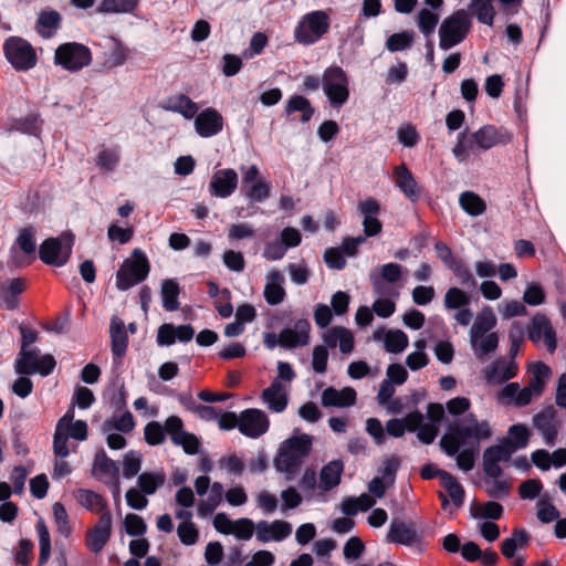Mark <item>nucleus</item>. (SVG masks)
Segmentation results:
<instances>
[{"label":"nucleus","instance_id":"obj_1","mask_svg":"<svg viewBox=\"0 0 566 566\" xmlns=\"http://www.w3.org/2000/svg\"><path fill=\"white\" fill-rule=\"evenodd\" d=\"M491 437L492 430L488 421H479L473 415H468L462 421L450 426V432L441 438L440 446L449 457H453L461 446L470 443L479 448L482 440Z\"/></svg>","mask_w":566,"mask_h":566},{"label":"nucleus","instance_id":"obj_2","mask_svg":"<svg viewBox=\"0 0 566 566\" xmlns=\"http://www.w3.org/2000/svg\"><path fill=\"white\" fill-rule=\"evenodd\" d=\"M312 444V436L295 431L281 443L274 459L275 469L284 473L286 480H292L304 460L308 457Z\"/></svg>","mask_w":566,"mask_h":566},{"label":"nucleus","instance_id":"obj_3","mask_svg":"<svg viewBox=\"0 0 566 566\" xmlns=\"http://www.w3.org/2000/svg\"><path fill=\"white\" fill-rule=\"evenodd\" d=\"M87 430V423L84 420H74V409L70 408L56 422L53 436L54 454L66 458L71 451L75 450L71 448L69 440H86Z\"/></svg>","mask_w":566,"mask_h":566},{"label":"nucleus","instance_id":"obj_4","mask_svg":"<svg viewBox=\"0 0 566 566\" xmlns=\"http://www.w3.org/2000/svg\"><path fill=\"white\" fill-rule=\"evenodd\" d=\"M471 25V15L464 9H459L448 15L438 30L439 48L442 51H448L462 43L470 33Z\"/></svg>","mask_w":566,"mask_h":566},{"label":"nucleus","instance_id":"obj_5","mask_svg":"<svg viewBox=\"0 0 566 566\" xmlns=\"http://www.w3.org/2000/svg\"><path fill=\"white\" fill-rule=\"evenodd\" d=\"M329 24V15L326 11H312L302 17L295 28L294 38L301 44H314L328 32Z\"/></svg>","mask_w":566,"mask_h":566},{"label":"nucleus","instance_id":"obj_6","mask_svg":"<svg viewBox=\"0 0 566 566\" xmlns=\"http://www.w3.org/2000/svg\"><path fill=\"white\" fill-rule=\"evenodd\" d=\"M149 261L140 249L132 252V258L126 259L116 273V286L126 291L144 281L149 273Z\"/></svg>","mask_w":566,"mask_h":566},{"label":"nucleus","instance_id":"obj_7","mask_svg":"<svg viewBox=\"0 0 566 566\" xmlns=\"http://www.w3.org/2000/svg\"><path fill=\"white\" fill-rule=\"evenodd\" d=\"M322 87L331 106L339 108L349 98V80L340 66L327 67L322 76Z\"/></svg>","mask_w":566,"mask_h":566},{"label":"nucleus","instance_id":"obj_8","mask_svg":"<svg viewBox=\"0 0 566 566\" xmlns=\"http://www.w3.org/2000/svg\"><path fill=\"white\" fill-rule=\"evenodd\" d=\"M55 366L56 361L52 355L40 356L36 349L21 348L14 364V369L20 375L38 373L45 377L54 370Z\"/></svg>","mask_w":566,"mask_h":566},{"label":"nucleus","instance_id":"obj_9","mask_svg":"<svg viewBox=\"0 0 566 566\" xmlns=\"http://www.w3.org/2000/svg\"><path fill=\"white\" fill-rule=\"evenodd\" d=\"M91 61L92 54L90 49L81 43H64L59 45L55 50V64L70 72H77L82 70L90 65Z\"/></svg>","mask_w":566,"mask_h":566},{"label":"nucleus","instance_id":"obj_10","mask_svg":"<svg viewBox=\"0 0 566 566\" xmlns=\"http://www.w3.org/2000/svg\"><path fill=\"white\" fill-rule=\"evenodd\" d=\"M242 175L241 191L251 202H263L271 195V185L260 177V169L256 165L240 167Z\"/></svg>","mask_w":566,"mask_h":566},{"label":"nucleus","instance_id":"obj_11","mask_svg":"<svg viewBox=\"0 0 566 566\" xmlns=\"http://www.w3.org/2000/svg\"><path fill=\"white\" fill-rule=\"evenodd\" d=\"M8 62L19 71L32 69L36 63V54L25 40L17 36L9 38L3 44Z\"/></svg>","mask_w":566,"mask_h":566},{"label":"nucleus","instance_id":"obj_12","mask_svg":"<svg viewBox=\"0 0 566 566\" xmlns=\"http://www.w3.org/2000/svg\"><path fill=\"white\" fill-rule=\"evenodd\" d=\"M73 235L63 234L60 238H50L40 245V259L50 265H64L72 252Z\"/></svg>","mask_w":566,"mask_h":566},{"label":"nucleus","instance_id":"obj_13","mask_svg":"<svg viewBox=\"0 0 566 566\" xmlns=\"http://www.w3.org/2000/svg\"><path fill=\"white\" fill-rule=\"evenodd\" d=\"M270 428L268 415L256 408H249L240 412L239 431L244 437L258 439L265 434Z\"/></svg>","mask_w":566,"mask_h":566},{"label":"nucleus","instance_id":"obj_14","mask_svg":"<svg viewBox=\"0 0 566 566\" xmlns=\"http://www.w3.org/2000/svg\"><path fill=\"white\" fill-rule=\"evenodd\" d=\"M165 428L174 444L184 449L187 454H196L199 451L200 441L193 434L184 430V422L178 416H170L165 421Z\"/></svg>","mask_w":566,"mask_h":566},{"label":"nucleus","instance_id":"obj_15","mask_svg":"<svg viewBox=\"0 0 566 566\" xmlns=\"http://www.w3.org/2000/svg\"><path fill=\"white\" fill-rule=\"evenodd\" d=\"M238 184V172L232 168H222L212 174L208 189L212 197L224 199L237 190Z\"/></svg>","mask_w":566,"mask_h":566},{"label":"nucleus","instance_id":"obj_16","mask_svg":"<svg viewBox=\"0 0 566 566\" xmlns=\"http://www.w3.org/2000/svg\"><path fill=\"white\" fill-rule=\"evenodd\" d=\"M513 452L514 448H511L503 441L499 444L486 448L483 453V471L485 475L489 478L501 476L503 471L499 463L507 461Z\"/></svg>","mask_w":566,"mask_h":566},{"label":"nucleus","instance_id":"obj_17","mask_svg":"<svg viewBox=\"0 0 566 566\" xmlns=\"http://www.w3.org/2000/svg\"><path fill=\"white\" fill-rule=\"evenodd\" d=\"M310 322L304 318L297 319L293 327H287L280 332V346L289 349L306 346L310 343Z\"/></svg>","mask_w":566,"mask_h":566},{"label":"nucleus","instance_id":"obj_18","mask_svg":"<svg viewBox=\"0 0 566 566\" xmlns=\"http://www.w3.org/2000/svg\"><path fill=\"white\" fill-rule=\"evenodd\" d=\"M292 534V525L283 520L260 521L255 526V537L261 543L281 542Z\"/></svg>","mask_w":566,"mask_h":566},{"label":"nucleus","instance_id":"obj_19","mask_svg":"<svg viewBox=\"0 0 566 566\" xmlns=\"http://www.w3.org/2000/svg\"><path fill=\"white\" fill-rule=\"evenodd\" d=\"M475 145L480 150H488L499 145H506L512 135L503 127L485 125L474 132Z\"/></svg>","mask_w":566,"mask_h":566},{"label":"nucleus","instance_id":"obj_20","mask_svg":"<svg viewBox=\"0 0 566 566\" xmlns=\"http://www.w3.org/2000/svg\"><path fill=\"white\" fill-rule=\"evenodd\" d=\"M290 387L274 379L261 394V399L266 408L275 413L283 412L289 403Z\"/></svg>","mask_w":566,"mask_h":566},{"label":"nucleus","instance_id":"obj_21","mask_svg":"<svg viewBox=\"0 0 566 566\" xmlns=\"http://www.w3.org/2000/svg\"><path fill=\"white\" fill-rule=\"evenodd\" d=\"M528 337L532 342L538 344L543 342L549 353L556 349V334L548 318L544 315H535L532 319Z\"/></svg>","mask_w":566,"mask_h":566},{"label":"nucleus","instance_id":"obj_22","mask_svg":"<svg viewBox=\"0 0 566 566\" xmlns=\"http://www.w3.org/2000/svg\"><path fill=\"white\" fill-rule=\"evenodd\" d=\"M392 179L396 187L411 202H417L421 197V187L418 185L410 169L401 164L396 166L392 171Z\"/></svg>","mask_w":566,"mask_h":566},{"label":"nucleus","instance_id":"obj_23","mask_svg":"<svg viewBox=\"0 0 566 566\" xmlns=\"http://www.w3.org/2000/svg\"><path fill=\"white\" fill-rule=\"evenodd\" d=\"M195 128L199 136L203 138L212 137L222 130L223 117L216 108H206L201 113H197Z\"/></svg>","mask_w":566,"mask_h":566},{"label":"nucleus","instance_id":"obj_24","mask_svg":"<svg viewBox=\"0 0 566 566\" xmlns=\"http://www.w3.org/2000/svg\"><path fill=\"white\" fill-rule=\"evenodd\" d=\"M112 533V515L104 512L97 524L86 535V546L93 553H99L109 541Z\"/></svg>","mask_w":566,"mask_h":566},{"label":"nucleus","instance_id":"obj_25","mask_svg":"<svg viewBox=\"0 0 566 566\" xmlns=\"http://www.w3.org/2000/svg\"><path fill=\"white\" fill-rule=\"evenodd\" d=\"M358 210L363 216V227L366 237H375L381 232L382 224L377 216L380 212V206L374 198H368L358 203Z\"/></svg>","mask_w":566,"mask_h":566},{"label":"nucleus","instance_id":"obj_26","mask_svg":"<svg viewBox=\"0 0 566 566\" xmlns=\"http://www.w3.org/2000/svg\"><path fill=\"white\" fill-rule=\"evenodd\" d=\"M322 339L327 348L339 347L343 354H350L354 350V335L343 326H333L322 334Z\"/></svg>","mask_w":566,"mask_h":566},{"label":"nucleus","instance_id":"obj_27","mask_svg":"<svg viewBox=\"0 0 566 566\" xmlns=\"http://www.w3.org/2000/svg\"><path fill=\"white\" fill-rule=\"evenodd\" d=\"M284 283L285 277L279 270L273 269L266 273L263 296L269 305H279L285 300Z\"/></svg>","mask_w":566,"mask_h":566},{"label":"nucleus","instance_id":"obj_28","mask_svg":"<svg viewBox=\"0 0 566 566\" xmlns=\"http://www.w3.org/2000/svg\"><path fill=\"white\" fill-rule=\"evenodd\" d=\"M35 248L36 242L34 229L31 227L21 229L13 247L11 248V253L14 262L17 264L22 263L23 256H20V252L29 260H33L35 254Z\"/></svg>","mask_w":566,"mask_h":566},{"label":"nucleus","instance_id":"obj_29","mask_svg":"<svg viewBox=\"0 0 566 566\" xmlns=\"http://www.w3.org/2000/svg\"><path fill=\"white\" fill-rule=\"evenodd\" d=\"M534 427L541 432L545 443L553 447L558 434V424L553 410H544L533 417Z\"/></svg>","mask_w":566,"mask_h":566},{"label":"nucleus","instance_id":"obj_30","mask_svg":"<svg viewBox=\"0 0 566 566\" xmlns=\"http://www.w3.org/2000/svg\"><path fill=\"white\" fill-rule=\"evenodd\" d=\"M356 397V390L352 387H345L339 390L328 387L322 392V403L324 407L345 408L355 405Z\"/></svg>","mask_w":566,"mask_h":566},{"label":"nucleus","instance_id":"obj_31","mask_svg":"<svg viewBox=\"0 0 566 566\" xmlns=\"http://www.w3.org/2000/svg\"><path fill=\"white\" fill-rule=\"evenodd\" d=\"M417 539V532L411 523L400 520H392L386 535L388 543L410 545Z\"/></svg>","mask_w":566,"mask_h":566},{"label":"nucleus","instance_id":"obj_32","mask_svg":"<svg viewBox=\"0 0 566 566\" xmlns=\"http://www.w3.org/2000/svg\"><path fill=\"white\" fill-rule=\"evenodd\" d=\"M344 471V463L340 460H333L325 464L319 472L318 489L328 492L340 483Z\"/></svg>","mask_w":566,"mask_h":566},{"label":"nucleus","instance_id":"obj_33","mask_svg":"<svg viewBox=\"0 0 566 566\" xmlns=\"http://www.w3.org/2000/svg\"><path fill=\"white\" fill-rule=\"evenodd\" d=\"M109 334L112 340V353L116 358L120 359L127 350L128 337L124 322L117 316H114L111 319Z\"/></svg>","mask_w":566,"mask_h":566},{"label":"nucleus","instance_id":"obj_34","mask_svg":"<svg viewBox=\"0 0 566 566\" xmlns=\"http://www.w3.org/2000/svg\"><path fill=\"white\" fill-rule=\"evenodd\" d=\"M531 536L524 528H515L512 535L505 538L501 545V553L505 558H513L516 551L527 547Z\"/></svg>","mask_w":566,"mask_h":566},{"label":"nucleus","instance_id":"obj_35","mask_svg":"<svg viewBox=\"0 0 566 566\" xmlns=\"http://www.w3.org/2000/svg\"><path fill=\"white\" fill-rule=\"evenodd\" d=\"M496 325V317L490 306H484L476 315L470 329V336L476 337L491 333Z\"/></svg>","mask_w":566,"mask_h":566},{"label":"nucleus","instance_id":"obj_36","mask_svg":"<svg viewBox=\"0 0 566 566\" xmlns=\"http://www.w3.org/2000/svg\"><path fill=\"white\" fill-rule=\"evenodd\" d=\"M381 337L384 339L386 350L394 354L403 352L409 343L408 336L400 329L374 333L375 339H380Z\"/></svg>","mask_w":566,"mask_h":566},{"label":"nucleus","instance_id":"obj_37","mask_svg":"<svg viewBox=\"0 0 566 566\" xmlns=\"http://www.w3.org/2000/svg\"><path fill=\"white\" fill-rule=\"evenodd\" d=\"M165 108L182 115L186 119L196 117L199 109L198 105L185 94L169 97Z\"/></svg>","mask_w":566,"mask_h":566},{"label":"nucleus","instance_id":"obj_38","mask_svg":"<svg viewBox=\"0 0 566 566\" xmlns=\"http://www.w3.org/2000/svg\"><path fill=\"white\" fill-rule=\"evenodd\" d=\"M74 496L83 507L91 512L101 513V515L107 512L105 499L94 491L78 489L74 492Z\"/></svg>","mask_w":566,"mask_h":566},{"label":"nucleus","instance_id":"obj_39","mask_svg":"<svg viewBox=\"0 0 566 566\" xmlns=\"http://www.w3.org/2000/svg\"><path fill=\"white\" fill-rule=\"evenodd\" d=\"M479 149L475 145L474 133L468 135L460 133L457 143L452 148V154L459 163H465Z\"/></svg>","mask_w":566,"mask_h":566},{"label":"nucleus","instance_id":"obj_40","mask_svg":"<svg viewBox=\"0 0 566 566\" xmlns=\"http://www.w3.org/2000/svg\"><path fill=\"white\" fill-rule=\"evenodd\" d=\"M495 0H471L469 9L479 22L492 27L496 14Z\"/></svg>","mask_w":566,"mask_h":566},{"label":"nucleus","instance_id":"obj_41","mask_svg":"<svg viewBox=\"0 0 566 566\" xmlns=\"http://www.w3.org/2000/svg\"><path fill=\"white\" fill-rule=\"evenodd\" d=\"M223 494V485L220 482L212 483L208 497L198 503V514L202 517L210 515L221 504Z\"/></svg>","mask_w":566,"mask_h":566},{"label":"nucleus","instance_id":"obj_42","mask_svg":"<svg viewBox=\"0 0 566 566\" xmlns=\"http://www.w3.org/2000/svg\"><path fill=\"white\" fill-rule=\"evenodd\" d=\"M470 343L474 352V355L479 359H483L486 355H489L490 353L494 352L497 348L499 336L494 332L476 337V339L473 336H470Z\"/></svg>","mask_w":566,"mask_h":566},{"label":"nucleus","instance_id":"obj_43","mask_svg":"<svg viewBox=\"0 0 566 566\" xmlns=\"http://www.w3.org/2000/svg\"><path fill=\"white\" fill-rule=\"evenodd\" d=\"M441 485L457 509L464 503L465 491L460 482L450 473H441Z\"/></svg>","mask_w":566,"mask_h":566},{"label":"nucleus","instance_id":"obj_44","mask_svg":"<svg viewBox=\"0 0 566 566\" xmlns=\"http://www.w3.org/2000/svg\"><path fill=\"white\" fill-rule=\"evenodd\" d=\"M470 513L476 520H499L503 514V506L494 501L475 503L471 505Z\"/></svg>","mask_w":566,"mask_h":566},{"label":"nucleus","instance_id":"obj_45","mask_svg":"<svg viewBox=\"0 0 566 566\" xmlns=\"http://www.w3.org/2000/svg\"><path fill=\"white\" fill-rule=\"evenodd\" d=\"M460 207L470 216L478 217L485 212V201L473 191H464L459 197Z\"/></svg>","mask_w":566,"mask_h":566},{"label":"nucleus","instance_id":"obj_46","mask_svg":"<svg viewBox=\"0 0 566 566\" xmlns=\"http://www.w3.org/2000/svg\"><path fill=\"white\" fill-rule=\"evenodd\" d=\"M166 474L163 471L144 472L137 479L139 490L146 495H153L165 484Z\"/></svg>","mask_w":566,"mask_h":566},{"label":"nucleus","instance_id":"obj_47","mask_svg":"<svg viewBox=\"0 0 566 566\" xmlns=\"http://www.w3.org/2000/svg\"><path fill=\"white\" fill-rule=\"evenodd\" d=\"M134 428V417L129 411H125L122 415H114L112 418L107 419L102 426V430L104 432L117 430L122 433H127L130 432Z\"/></svg>","mask_w":566,"mask_h":566},{"label":"nucleus","instance_id":"obj_48","mask_svg":"<svg viewBox=\"0 0 566 566\" xmlns=\"http://www.w3.org/2000/svg\"><path fill=\"white\" fill-rule=\"evenodd\" d=\"M285 112L290 115L295 112H300L301 120L303 123H307L313 114L314 108L312 107L310 101L301 95H293L286 103Z\"/></svg>","mask_w":566,"mask_h":566},{"label":"nucleus","instance_id":"obj_49","mask_svg":"<svg viewBox=\"0 0 566 566\" xmlns=\"http://www.w3.org/2000/svg\"><path fill=\"white\" fill-rule=\"evenodd\" d=\"M499 478L484 479L483 488L485 493L493 499H504L509 495L512 484L510 481Z\"/></svg>","mask_w":566,"mask_h":566},{"label":"nucleus","instance_id":"obj_50","mask_svg":"<svg viewBox=\"0 0 566 566\" xmlns=\"http://www.w3.org/2000/svg\"><path fill=\"white\" fill-rule=\"evenodd\" d=\"M530 436L531 432L526 426L514 424L510 427L507 439H504L503 442L507 443L511 448H514L515 451L527 446Z\"/></svg>","mask_w":566,"mask_h":566},{"label":"nucleus","instance_id":"obj_51","mask_svg":"<svg viewBox=\"0 0 566 566\" xmlns=\"http://www.w3.org/2000/svg\"><path fill=\"white\" fill-rule=\"evenodd\" d=\"M120 159V151L118 147L106 148L103 147L96 156V166L104 171H113L118 165Z\"/></svg>","mask_w":566,"mask_h":566},{"label":"nucleus","instance_id":"obj_52","mask_svg":"<svg viewBox=\"0 0 566 566\" xmlns=\"http://www.w3.org/2000/svg\"><path fill=\"white\" fill-rule=\"evenodd\" d=\"M179 285L172 280L164 281L161 285V298L165 310L172 312L178 310Z\"/></svg>","mask_w":566,"mask_h":566},{"label":"nucleus","instance_id":"obj_53","mask_svg":"<svg viewBox=\"0 0 566 566\" xmlns=\"http://www.w3.org/2000/svg\"><path fill=\"white\" fill-rule=\"evenodd\" d=\"M138 0H101L98 11L103 13H128L137 7Z\"/></svg>","mask_w":566,"mask_h":566},{"label":"nucleus","instance_id":"obj_54","mask_svg":"<svg viewBox=\"0 0 566 566\" xmlns=\"http://www.w3.org/2000/svg\"><path fill=\"white\" fill-rule=\"evenodd\" d=\"M61 15L56 11L43 12L38 20V31L44 38H50L60 25Z\"/></svg>","mask_w":566,"mask_h":566},{"label":"nucleus","instance_id":"obj_55","mask_svg":"<svg viewBox=\"0 0 566 566\" xmlns=\"http://www.w3.org/2000/svg\"><path fill=\"white\" fill-rule=\"evenodd\" d=\"M35 530L39 536V545H40V564H44L48 562L51 554V538L49 530L45 525L43 518H39L35 525Z\"/></svg>","mask_w":566,"mask_h":566},{"label":"nucleus","instance_id":"obj_56","mask_svg":"<svg viewBox=\"0 0 566 566\" xmlns=\"http://www.w3.org/2000/svg\"><path fill=\"white\" fill-rule=\"evenodd\" d=\"M93 473L99 479L114 476L117 473L116 463L105 452H99L95 455Z\"/></svg>","mask_w":566,"mask_h":566},{"label":"nucleus","instance_id":"obj_57","mask_svg":"<svg viewBox=\"0 0 566 566\" xmlns=\"http://www.w3.org/2000/svg\"><path fill=\"white\" fill-rule=\"evenodd\" d=\"M439 22V15L438 13L429 10V9H421L417 14V24L419 30L424 36H430Z\"/></svg>","mask_w":566,"mask_h":566},{"label":"nucleus","instance_id":"obj_58","mask_svg":"<svg viewBox=\"0 0 566 566\" xmlns=\"http://www.w3.org/2000/svg\"><path fill=\"white\" fill-rule=\"evenodd\" d=\"M415 39L412 31H402L391 34L386 41V48L390 52L403 51L411 46Z\"/></svg>","mask_w":566,"mask_h":566},{"label":"nucleus","instance_id":"obj_59","mask_svg":"<svg viewBox=\"0 0 566 566\" xmlns=\"http://www.w3.org/2000/svg\"><path fill=\"white\" fill-rule=\"evenodd\" d=\"M537 518L542 523H551L559 517V511L551 503L547 495L541 496L536 503Z\"/></svg>","mask_w":566,"mask_h":566},{"label":"nucleus","instance_id":"obj_60","mask_svg":"<svg viewBox=\"0 0 566 566\" xmlns=\"http://www.w3.org/2000/svg\"><path fill=\"white\" fill-rule=\"evenodd\" d=\"M470 303V296L458 287H450L444 295V306L448 310H459Z\"/></svg>","mask_w":566,"mask_h":566},{"label":"nucleus","instance_id":"obj_61","mask_svg":"<svg viewBox=\"0 0 566 566\" xmlns=\"http://www.w3.org/2000/svg\"><path fill=\"white\" fill-rule=\"evenodd\" d=\"M167 430L158 421H150L144 428L145 441L149 446H158L165 442Z\"/></svg>","mask_w":566,"mask_h":566},{"label":"nucleus","instance_id":"obj_62","mask_svg":"<svg viewBox=\"0 0 566 566\" xmlns=\"http://www.w3.org/2000/svg\"><path fill=\"white\" fill-rule=\"evenodd\" d=\"M142 468V454L130 450L123 459V475L126 479L135 476Z\"/></svg>","mask_w":566,"mask_h":566},{"label":"nucleus","instance_id":"obj_63","mask_svg":"<svg viewBox=\"0 0 566 566\" xmlns=\"http://www.w3.org/2000/svg\"><path fill=\"white\" fill-rule=\"evenodd\" d=\"M256 524L252 520L242 517L233 522L231 535H234L238 539L249 541L255 531Z\"/></svg>","mask_w":566,"mask_h":566},{"label":"nucleus","instance_id":"obj_64","mask_svg":"<svg viewBox=\"0 0 566 566\" xmlns=\"http://www.w3.org/2000/svg\"><path fill=\"white\" fill-rule=\"evenodd\" d=\"M479 453L478 447H471L459 451L453 455L455 457L457 465L460 470L468 472L474 467L475 455Z\"/></svg>","mask_w":566,"mask_h":566}]
</instances>
